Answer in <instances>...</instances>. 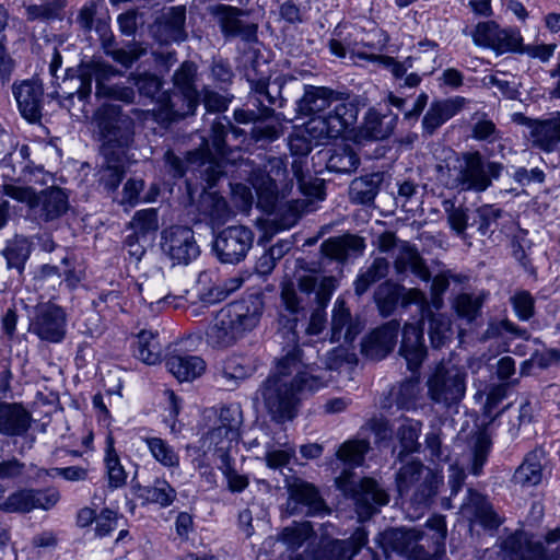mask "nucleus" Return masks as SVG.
I'll return each instance as SVG.
<instances>
[{"label": "nucleus", "instance_id": "obj_1", "mask_svg": "<svg viewBox=\"0 0 560 560\" xmlns=\"http://www.w3.org/2000/svg\"><path fill=\"white\" fill-rule=\"evenodd\" d=\"M313 385V366L304 362L301 348L295 347L277 359L273 372L260 386L271 419L278 423L292 420L296 413L298 395L312 392Z\"/></svg>", "mask_w": 560, "mask_h": 560}, {"label": "nucleus", "instance_id": "obj_2", "mask_svg": "<svg viewBox=\"0 0 560 560\" xmlns=\"http://www.w3.org/2000/svg\"><path fill=\"white\" fill-rule=\"evenodd\" d=\"M446 534L445 516L433 515L427 520L423 528L400 527L385 530L381 535V542L386 551L402 555L409 560H435L445 550Z\"/></svg>", "mask_w": 560, "mask_h": 560}, {"label": "nucleus", "instance_id": "obj_3", "mask_svg": "<svg viewBox=\"0 0 560 560\" xmlns=\"http://www.w3.org/2000/svg\"><path fill=\"white\" fill-rule=\"evenodd\" d=\"M229 128H232V124L226 117H215L211 127V143L203 140L198 150L188 153L186 161L167 151L164 161L172 175L182 177L187 170L195 171L197 166V172L208 186H214L223 175L222 159L225 155V136Z\"/></svg>", "mask_w": 560, "mask_h": 560}, {"label": "nucleus", "instance_id": "obj_4", "mask_svg": "<svg viewBox=\"0 0 560 560\" xmlns=\"http://www.w3.org/2000/svg\"><path fill=\"white\" fill-rule=\"evenodd\" d=\"M504 170L500 162L489 161L479 151L464 152L438 164V178L451 189L483 192L498 179Z\"/></svg>", "mask_w": 560, "mask_h": 560}, {"label": "nucleus", "instance_id": "obj_5", "mask_svg": "<svg viewBox=\"0 0 560 560\" xmlns=\"http://www.w3.org/2000/svg\"><path fill=\"white\" fill-rule=\"evenodd\" d=\"M348 98L345 92L317 86V145L338 139L357 120V108Z\"/></svg>", "mask_w": 560, "mask_h": 560}, {"label": "nucleus", "instance_id": "obj_6", "mask_svg": "<svg viewBox=\"0 0 560 560\" xmlns=\"http://www.w3.org/2000/svg\"><path fill=\"white\" fill-rule=\"evenodd\" d=\"M292 276L285 275L280 283V300L283 308L294 318L285 319L284 327H288L292 335L291 340L295 341V327L298 316H305V311L311 303V293L315 290V267L314 262L304 259H296Z\"/></svg>", "mask_w": 560, "mask_h": 560}, {"label": "nucleus", "instance_id": "obj_7", "mask_svg": "<svg viewBox=\"0 0 560 560\" xmlns=\"http://www.w3.org/2000/svg\"><path fill=\"white\" fill-rule=\"evenodd\" d=\"M120 72L112 65L93 58L83 62L79 68V77L77 79L79 85L77 88L78 98L85 101L92 92V81L96 83L95 95L97 97H110L125 103H132L135 100V91L125 85H108L106 82L118 75Z\"/></svg>", "mask_w": 560, "mask_h": 560}, {"label": "nucleus", "instance_id": "obj_8", "mask_svg": "<svg viewBox=\"0 0 560 560\" xmlns=\"http://www.w3.org/2000/svg\"><path fill=\"white\" fill-rule=\"evenodd\" d=\"M97 126L100 129L104 159L128 158L133 145L135 122L128 115L116 107L104 108L100 114Z\"/></svg>", "mask_w": 560, "mask_h": 560}, {"label": "nucleus", "instance_id": "obj_9", "mask_svg": "<svg viewBox=\"0 0 560 560\" xmlns=\"http://www.w3.org/2000/svg\"><path fill=\"white\" fill-rule=\"evenodd\" d=\"M466 371L451 362L439 363L427 380L429 399L450 409L456 407L466 393Z\"/></svg>", "mask_w": 560, "mask_h": 560}, {"label": "nucleus", "instance_id": "obj_10", "mask_svg": "<svg viewBox=\"0 0 560 560\" xmlns=\"http://www.w3.org/2000/svg\"><path fill=\"white\" fill-rule=\"evenodd\" d=\"M337 487L354 501L360 521L369 520L378 512V508L389 501L387 492L372 478L355 480L354 474L343 470L336 479Z\"/></svg>", "mask_w": 560, "mask_h": 560}, {"label": "nucleus", "instance_id": "obj_11", "mask_svg": "<svg viewBox=\"0 0 560 560\" xmlns=\"http://www.w3.org/2000/svg\"><path fill=\"white\" fill-rule=\"evenodd\" d=\"M197 66L185 61L174 72L173 82L179 95H162L165 101L163 107L165 118L170 121L192 115L199 104V92L196 88Z\"/></svg>", "mask_w": 560, "mask_h": 560}, {"label": "nucleus", "instance_id": "obj_12", "mask_svg": "<svg viewBox=\"0 0 560 560\" xmlns=\"http://www.w3.org/2000/svg\"><path fill=\"white\" fill-rule=\"evenodd\" d=\"M548 545L560 542V526L549 530L545 536ZM502 560H560V545L547 550L541 541L534 540L524 530H516L502 540Z\"/></svg>", "mask_w": 560, "mask_h": 560}, {"label": "nucleus", "instance_id": "obj_13", "mask_svg": "<svg viewBox=\"0 0 560 560\" xmlns=\"http://www.w3.org/2000/svg\"><path fill=\"white\" fill-rule=\"evenodd\" d=\"M503 418L504 412L502 411L486 429L479 430L474 434L471 439L472 465L470 469L472 475H480L482 467L487 462V457L491 448V438L488 431L494 427L497 419L499 420L500 425H502L500 434L506 440H513L516 438L521 425L530 422L533 418V407L528 400H525L520 405L518 413L514 419H509L508 422L503 424Z\"/></svg>", "mask_w": 560, "mask_h": 560}, {"label": "nucleus", "instance_id": "obj_14", "mask_svg": "<svg viewBox=\"0 0 560 560\" xmlns=\"http://www.w3.org/2000/svg\"><path fill=\"white\" fill-rule=\"evenodd\" d=\"M395 247L398 248V255L395 258L394 268L398 275L409 270L420 280L430 281L431 272L413 245L406 241H399L390 231H386L377 237L380 252L387 253Z\"/></svg>", "mask_w": 560, "mask_h": 560}, {"label": "nucleus", "instance_id": "obj_15", "mask_svg": "<svg viewBox=\"0 0 560 560\" xmlns=\"http://www.w3.org/2000/svg\"><path fill=\"white\" fill-rule=\"evenodd\" d=\"M314 108H315V88L313 85L305 86V93L296 104V120L302 121L295 125L294 132L290 137L289 147L293 155L304 158L313 150L314 131Z\"/></svg>", "mask_w": 560, "mask_h": 560}, {"label": "nucleus", "instance_id": "obj_16", "mask_svg": "<svg viewBox=\"0 0 560 560\" xmlns=\"http://www.w3.org/2000/svg\"><path fill=\"white\" fill-rule=\"evenodd\" d=\"M254 242V233L244 225L229 226L218 233L213 250L221 262L237 264L242 261Z\"/></svg>", "mask_w": 560, "mask_h": 560}, {"label": "nucleus", "instance_id": "obj_17", "mask_svg": "<svg viewBox=\"0 0 560 560\" xmlns=\"http://www.w3.org/2000/svg\"><path fill=\"white\" fill-rule=\"evenodd\" d=\"M161 249L174 265H188L200 254L194 231L180 225L171 226L162 232Z\"/></svg>", "mask_w": 560, "mask_h": 560}, {"label": "nucleus", "instance_id": "obj_18", "mask_svg": "<svg viewBox=\"0 0 560 560\" xmlns=\"http://www.w3.org/2000/svg\"><path fill=\"white\" fill-rule=\"evenodd\" d=\"M262 301L259 296H249L234 301L220 310L228 323L242 338L246 332L252 331L259 323L262 314Z\"/></svg>", "mask_w": 560, "mask_h": 560}, {"label": "nucleus", "instance_id": "obj_19", "mask_svg": "<svg viewBox=\"0 0 560 560\" xmlns=\"http://www.w3.org/2000/svg\"><path fill=\"white\" fill-rule=\"evenodd\" d=\"M31 330L42 340L60 342L66 335V314L61 307L48 304L39 308Z\"/></svg>", "mask_w": 560, "mask_h": 560}, {"label": "nucleus", "instance_id": "obj_20", "mask_svg": "<svg viewBox=\"0 0 560 560\" xmlns=\"http://www.w3.org/2000/svg\"><path fill=\"white\" fill-rule=\"evenodd\" d=\"M12 93L23 118L38 122L42 118L44 90L35 80H24L12 85Z\"/></svg>", "mask_w": 560, "mask_h": 560}, {"label": "nucleus", "instance_id": "obj_21", "mask_svg": "<svg viewBox=\"0 0 560 560\" xmlns=\"http://www.w3.org/2000/svg\"><path fill=\"white\" fill-rule=\"evenodd\" d=\"M400 324L392 319L375 328L362 342V353L372 360H382L393 351Z\"/></svg>", "mask_w": 560, "mask_h": 560}, {"label": "nucleus", "instance_id": "obj_22", "mask_svg": "<svg viewBox=\"0 0 560 560\" xmlns=\"http://www.w3.org/2000/svg\"><path fill=\"white\" fill-rule=\"evenodd\" d=\"M368 542V532L358 527L348 539L322 541L317 548V560H351Z\"/></svg>", "mask_w": 560, "mask_h": 560}, {"label": "nucleus", "instance_id": "obj_23", "mask_svg": "<svg viewBox=\"0 0 560 560\" xmlns=\"http://www.w3.org/2000/svg\"><path fill=\"white\" fill-rule=\"evenodd\" d=\"M364 248V238L350 233L329 237L320 245V252L325 258L334 259L340 264L362 255Z\"/></svg>", "mask_w": 560, "mask_h": 560}, {"label": "nucleus", "instance_id": "obj_24", "mask_svg": "<svg viewBox=\"0 0 560 560\" xmlns=\"http://www.w3.org/2000/svg\"><path fill=\"white\" fill-rule=\"evenodd\" d=\"M32 415L21 404L0 402V434L24 436L32 425Z\"/></svg>", "mask_w": 560, "mask_h": 560}, {"label": "nucleus", "instance_id": "obj_25", "mask_svg": "<svg viewBox=\"0 0 560 560\" xmlns=\"http://www.w3.org/2000/svg\"><path fill=\"white\" fill-rule=\"evenodd\" d=\"M167 371L179 382H190L199 377L206 370L205 361L198 355L182 352L174 349L165 355Z\"/></svg>", "mask_w": 560, "mask_h": 560}, {"label": "nucleus", "instance_id": "obj_26", "mask_svg": "<svg viewBox=\"0 0 560 560\" xmlns=\"http://www.w3.org/2000/svg\"><path fill=\"white\" fill-rule=\"evenodd\" d=\"M399 354L405 358L410 371L417 370L422 364L427 348L423 342V330L420 327L413 324L404 326Z\"/></svg>", "mask_w": 560, "mask_h": 560}, {"label": "nucleus", "instance_id": "obj_27", "mask_svg": "<svg viewBox=\"0 0 560 560\" xmlns=\"http://www.w3.org/2000/svg\"><path fill=\"white\" fill-rule=\"evenodd\" d=\"M532 145L551 153L560 144V112L547 118H539L530 136Z\"/></svg>", "mask_w": 560, "mask_h": 560}, {"label": "nucleus", "instance_id": "obj_28", "mask_svg": "<svg viewBox=\"0 0 560 560\" xmlns=\"http://www.w3.org/2000/svg\"><path fill=\"white\" fill-rule=\"evenodd\" d=\"M133 494L143 503L156 504L167 508L174 503L177 497L175 488L164 478H155L151 485L142 486L132 481Z\"/></svg>", "mask_w": 560, "mask_h": 560}, {"label": "nucleus", "instance_id": "obj_29", "mask_svg": "<svg viewBox=\"0 0 560 560\" xmlns=\"http://www.w3.org/2000/svg\"><path fill=\"white\" fill-rule=\"evenodd\" d=\"M465 98L456 96L451 100L433 102L422 119L423 131L432 136L438 128L454 117L464 106Z\"/></svg>", "mask_w": 560, "mask_h": 560}, {"label": "nucleus", "instance_id": "obj_30", "mask_svg": "<svg viewBox=\"0 0 560 560\" xmlns=\"http://www.w3.org/2000/svg\"><path fill=\"white\" fill-rule=\"evenodd\" d=\"M462 508L485 528L495 529L502 523L487 498L471 488L467 489V498Z\"/></svg>", "mask_w": 560, "mask_h": 560}, {"label": "nucleus", "instance_id": "obj_31", "mask_svg": "<svg viewBox=\"0 0 560 560\" xmlns=\"http://www.w3.org/2000/svg\"><path fill=\"white\" fill-rule=\"evenodd\" d=\"M361 330V324L359 322H352L350 312L345 306V302L337 300L331 318V340L335 342L343 341L351 343Z\"/></svg>", "mask_w": 560, "mask_h": 560}, {"label": "nucleus", "instance_id": "obj_32", "mask_svg": "<svg viewBox=\"0 0 560 560\" xmlns=\"http://www.w3.org/2000/svg\"><path fill=\"white\" fill-rule=\"evenodd\" d=\"M34 207L44 221L56 220L69 209L68 195L58 187L47 188L37 196Z\"/></svg>", "mask_w": 560, "mask_h": 560}, {"label": "nucleus", "instance_id": "obj_33", "mask_svg": "<svg viewBox=\"0 0 560 560\" xmlns=\"http://www.w3.org/2000/svg\"><path fill=\"white\" fill-rule=\"evenodd\" d=\"M442 482L443 476L431 468L429 471H424L422 480L416 485L409 495L404 498H408L416 510H424L432 504Z\"/></svg>", "mask_w": 560, "mask_h": 560}, {"label": "nucleus", "instance_id": "obj_34", "mask_svg": "<svg viewBox=\"0 0 560 560\" xmlns=\"http://www.w3.org/2000/svg\"><path fill=\"white\" fill-rule=\"evenodd\" d=\"M317 156L325 161L326 168L335 173H351L354 172L359 164L360 159L353 149L348 144L335 147L334 149L320 150Z\"/></svg>", "mask_w": 560, "mask_h": 560}, {"label": "nucleus", "instance_id": "obj_35", "mask_svg": "<svg viewBox=\"0 0 560 560\" xmlns=\"http://www.w3.org/2000/svg\"><path fill=\"white\" fill-rule=\"evenodd\" d=\"M396 117L381 116L377 112L370 109L363 124L359 127L357 138L359 141L383 140L389 137L394 130Z\"/></svg>", "mask_w": 560, "mask_h": 560}, {"label": "nucleus", "instance_id": "obj_36", "mask_svg": "<svg viewBox=\"0 0 560 560\" xmlns=\"http://www.w3.org/2000/svg\"><path fill=\"white\" fill-rule=\"evenodd\" d=\"M129 80L137 86L138 92L141 96L148 97L152 101H155L159 108L158 117L161 120H166L164 116L163 107H165V101L163 100L164 95H170L166 92H162L163 82L162 80L153 73L150 72H132L129 77Z\"/></svg>", "mask_w": 560, "mask_h": 560}, {"label": "nucleus", "instance_id": "obj_37", "mask_svg": "<svg viewBox=\"0 0 560 560\" xmlns=\"http://www.w3.org/2000/svg\"><path fill=\"white\" fill-rule=\"evenodd\" d=\"M544 452L534 450L524 458L523 463L515 470L512 481L521 487H534L542 480Z\"/></svg>", "mask_w": 560, "mask_h": 560}, {"label": "nucleus", "instance_id": "obj_38", "mask_svg": "<svg viewBox=\"0 0 560 560\" xmlns=\"http://www.w3.org/2000/svg\"><path fill=\"white\" fill-rule=\"evenodd\" d=\"M299 219L300 211L295 205H281L261 222V229L265 235L271 237L294 226Z\"/></svg>", "mask_w": 560, "mask_h": 560}, {"label": "nucleus", "instance_id": "obj_39", "mask_svg": "<svg viewBox=\"0 0 560 560\" xmlns=\"http://www.w3.org/2000/svg\"><path fill=\"white\" fill-rule=\"evenodd\" d=\"M241 339L220 311L206 331V342L212 349H226Z\"/></svg>", "mask_w": 560, "mask_h": 560}, {"label": "nucleus", "instance_id": "obj_40", "mask_svg": "<svg viewBox=\"0 0 560 560\" xmlns=\"http://www.w3.org/2000/svg\"><path fill=\"white\" fill-rule=\"evenodd\" d=\"M383 182L381 173H372L354 178L349 187L350 200L358 205L372 203Z\"/></svg>", "mask_w": 560, "mask_h": 560}, {"label": "nucleus", "instance_id": "obj_41", "mask_svg": "<svg viewBox=\"0 0 560 560\" xmlns=\"http://www.w3.org/2000/svg\"><path fill=\"white\" fill-rule=\"evenodd\" d=\"M221 31L226 36L249 35L255 32L254 26H245L240 19L241 10L231 5L219 4L213 10Z\"/></svg>", "mask_w": 560, "mask_h": 560}, {"label": "nucleus", "instance_id": "obj_42", "mask_svg": "<svg viewBox=\"0 0 560 560\" xmlns=\"http://www.w3.org/2000/svg\"><path fill=\"white\" fill-rule=\"evenodd\" d=\"M141 440L147 445L151 456L161 466L172 472L179 468L180 456L167 441L159 436H142Z\"/></svg>", "mask_w": 560, "mask_h": 560}, {"label": "nucleus", "instance_id": "obj_43", "mask_svg": "<svg viewBox=\"0 0 560 560\" xmlns=\"http://www.w3.org/2000/svg\"><path fill=\"white\" fill-rule=\"evenodd\" d=\"M106 25L97 26V31L102 32V44L104 51L107 56L112 57L116 62L121 66L128 68L137 61L141 56H143L147 51L144 47L140 44L130 45L128 49L125 48H116L114 46L113 36L106 35L107 30Z\"/></svg>", "mask_w": 560, "mask_h": 560}, {"label": "nucleus", "instance_id": "obj_44", "mask_svg": "<svg viewBox=\"0 0 560 560\" xmlns=\"http://www.w3.org/2000/svg\"><path fill=\"white\" fill-rule=\"evenodd\" d=\"M136 357L143 363L154 365L161 362L162 345L159 332L153 330H141L137 336L135 350Z\"/></svg>", "mask_w": 560, "mask_h": 560}, {"label": "nucleus", "instance_id": "obj_45", "mask_svg": "<svg viewBox=\"0 0 560 560\" xmlns=\"http://www.w3.org/2000/svg\"><path fill=\"white\" fill-rule=\"evenodd\" d=\"M430 469L419 459H412L402 464L396 474V487L399 495L401 498L409 495L416 485L422 480L424 471Z\"/></svg>", "mask_w": 560, "mask_h": 560}, {"label": "nucleus", "instance_id": "obj_46", "mask_svg": "<svg viewBox=\"0 0 560 560\" xmlns=\"http://www.w3.org/2000/svg\"><path fill=\"white\" fill-rule=\"evenodd\" d=\"M422 431V422L413 419H405L397 430V439L400 444V452L397 459L402 463L404 456L419 452V436Z\"/></svg>", "mask_w": 560, "mask_h": 560}, {"label": "nucleus", "instance_id": "obj_47", "mask_svg": "<svg viewBox=\"0 0 560 560\" xmlns=\"http://www.w3.org/2000/svg\"><path fill=\"white\" fill-rule=\"evenodd\" d=\"M199 211L208 218L213 225L225 223L231 217L226 200L214 192L202 194L199 201Z\"/></svg>", "mask_w": 560, "mask_h": 560}, {"label": "nucleus", "instance_id": "obj_48", "mask_svg": "<svg viewBox=\"0 0 560 560\" xmlns=\"http://www.w3.org/2000/svg\"><path fill=\"white\" fill-rule=\"evenodd\" d=\"M61 265L62 268L52 265H44L36 278L37 282L44 285L45 282L51 280L52 285H55V283L61 284L62 276H65V281L68 285H75L80 281V277L75 275L70 257L65 256L61 259Z\"/></svg>", "mask_w": 560, "mask_h": 560}, {"label": "nucleus", "instance_id": "obj_49", "mask_svg": "<svg viewBox=\"0 0 560 560\" xmlns=\"http://www.w3.org/2000/svg\"><path fill=\"white\" fill-rule=\"evenodd\" d=\"M288 490L290 493L288 505L292 511L301 510L303 512L305 508L307 515L313 513L315 510V488L312 485L305 483L302 480H295L292 483H288Z\"/></svg>", "mask_w": 560, "mask_h": 560}, {"label": "nucleus", "instance_id": "obj_50", "mask_svg": "<svg viewBox=\"0 0 560 560\" xmlns=\"http://www.w3.org/2000/svg\"><path fill=\"white\" fill-rule=\"evenodd\" d=\"M231 432L224 427H213L202 438V447L207 451H213L219 460H222V455H230L229 451L233 443H237L240 436H231Z\"/></svg>", "mask_w": 560, "mask_h": 560}, {"label": "nucleus", "instance_id": "obj_51", "mask_svg": "<svg viewBox=\"0 0 560 560\" xmlns=\"http://www.w3.org/2000/svg\"><path fill=\"white\" fill-rule=\"evenodd\" d=\"M388 269V260L384 257H376L364 271L358 275L354 281L355 294L359 296L364 294L371 285L387 276Z\"/></svg>", "mask_w": 560, "mask_h": 560}, {"label": "nucleus", "instance_id": "obj_52", "mask_svg": "<svg viewBox=\"0 0 560 560\" xmlns=\"http://www.w3.org/2000/svg\"><path fill=\"white\" fill-rule=\"evenodd\" d=\"M250 184L258 196L259 203L264 208H272L278 196L276 179L270 174L256 170L250 176Z\"/></svg>", "mask_w": 560, "mask_h": 560}, {"label": "nucleus", "instance_id": "obj_53", "mask_svg": "<svg viewBox=\"0 0 560 560\" xmlns=\"http://www.w3.org/2000/svg\"><path fill=\"white\" fill-rule=\"evenodd\" d=\"M128 159L118 158L116 159H104V163L98 170V182L104 186L105 189L114 191L122 180Z\"/></svg>", "mask_w": 560, "mask_h": 560}, {"label": "nucleus", "instance_id": "obj_54", "mask_svg": "<svg viewBox=\"0 0 560 560\" xmlns=\"http://www.w3.org/2000/svg\"><path fill=\"white\" fill-rule=\"evenodd\" d=\"M104 464L110 488H120L126 483L127 472L120 463V458L114 447V440L108 436L106 440Z\"/></svg>", "mask_w": 560, "mask_h": 560}, {"label": "nucleus", "instance_id": "obj_55", "mask_svg": "<svg viewBox=\"0 0 560 560\" xmlns=\"http://www.w3.org/2000/svg\"><path fill=\"white\" fill-rule=\"evenodd\" d=\"M486 298L485 293H460L455 298L453 307L458 317L471 323L481 314Z\"/></svg>", "mask_w": 560, "mask_h": 560}, {"label": "nucleus", "instance_id": "obj_56", "mask_svg": "<svg viewBox=\"0 0 560 560\" xmlns=\"http://www.w3.org/2000/svg\"><path fill=\"white\" fill-rule=\"evenodd\" d=\"M128 226L132 230L130 235H137L142 241H148V235L159 230L158 210L153 208L138 210Z\"/></svg>", "mask_w": 560, "mask_h": 560}, {"label": "nucleus", "instance_id": "obj_57", "mask_svg": "<svg viewBox=\"0 0 560 560\" xmlns=\"http://www.w3.org/2000/svg\"><path fill=\"white\" fill-rule=\"evenodd\" d=\"M400 295L401 287L392 281H385L377 287L374 300L382 316L387 317L393 314Z\"/></svg>", "mask_w": 560, "mask_h": 560}, {"label": "nucleus", "instance_id": "obj_58", "mask_svg": "<svg viewBox=\"0 0 560 560\" xmlns=\"http://www.w3.org/2000/svg\"><path fill=\"white\" fill-rule=\"evenodd\" d=\"M31 255V243L25 237H15L10 241L3 249V256L8 268H14L20 272L24 269L25 262Z\"/></svg>", "mask_w": 560, "mask_h": 560}, {"label": "nucleus", "instance_id": "obj_59", "mask_svg": "<svg viewBox=\"0 0 560 560\" xmlns=\"http://www.w3.org/2000/svg\"><path fill=\"white\" fill-rule=\"evenodd\" d=\"M503 215V210L494 205H482L476 209L472 225L477 226L480 235L492 234L498 228V220Z\"/></svg>", "mask_w": 560, "mask_h": 560}, {"label": "nucleus", "instance_id": "obj_60", "mask_svg": "<svg viewBox=\"0 0 560 560\" xmlns=\"http://www.w3.org/2000/svg\"><path fill=\"white\" fill-rule=\"evenodd\" d=\"M370 450V442L366 439L346 441L338 450V457L350 466L363 464L366 453Z\"/></svg>", "mask_w": 560, "mask_h": 560}, {"label": "nucleus", "instance_id": "obj_61", "mask_svg": "<svg viewBox=\"0 0 560 560\" xmlns=\"http://www.w3.org/2000/svg\"><path fill=\"white\" fill-rule=\"evenodd\" d=\"M32 489H20L12 492L1 504L5 513H28L34 510Z\"/></svg>", "mask_w": 560, "mask_h": 560}, {"label": "nucleus", "instance_id": "obj_62", "mask_svg": "<svg viewBox=\"0 0 560 560\" xmlns=\"http://www.w3.org/2000/svg\"><path fill=\"white\" fill-rule=\"evenodd\" d=\"M253 373V368L243 357L232 355L228 358L222 365L221 376L228 383L236 384L237 381L248 377Z\"/></svg>", "mask_w": 560, "mask_h": 560}, {"label": "nucleus", "instance_id": "obj_63", "mask_svg": "<svg viewBox=\"0 0 560 560\" xmlns=\"http://www.w3.org/2000/svg\"><path fill=\"white\" fill-rule=\"evenodd\" d=\"M218 468L224 476L228 489L231 492H242L248 487L249 480L247 476L236 471L234 468V459L230 455H222V460L218 465Z\"/></svg>", "mask_w": 560, "mask_h": 560}, {"label": "nucleus", "instance_id": "obj_64", "mask_svg": "<svg viewBox=\"0 0 560 560\" xmlns=\"http://www.w3.org/2000/svg\"><path fill=\"white\" fill-rule=\"evenodd\" d=\"M428 334L433 348H441L451 337V323L441 314H430Z\"/></svg>", "mask_w": 560, "mask_h": 560}]
</instances>
